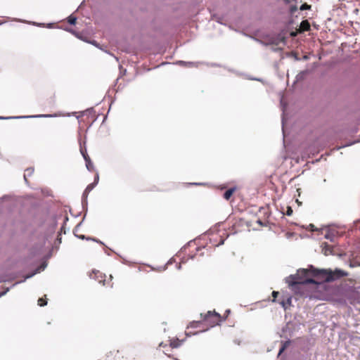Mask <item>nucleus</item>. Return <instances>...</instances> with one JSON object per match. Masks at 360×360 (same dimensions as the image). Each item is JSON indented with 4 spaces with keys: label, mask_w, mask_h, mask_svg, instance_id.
Listing matches in <instances>:
<instances>
[{
    "label": "nucleus",
    "mask_w": 360,
    "mask_h": 360,
    "mask_svg": "<svg viewBox=\"0 0 360 360\" xmlns=\"http://www.w3.org/2000/svg\"><path fill=\"white\" fill-rule=\"evenodd\" d=\"M285 282L288 284L289 288L296 294H300L302 296L304 295L303 288L309 283L319 284V282L315 279H296L295 276H289L285 278Z\"/></svg>",
    "instance_id": "2"
},
{
    "label": "nucleus",
    "mask_w": 360,
    "mask_h": 360,
    "mask_svg": "<svg viewBox=\"0 0 360 360\" xmlns=\"http://www.w3.org/2000/svg\"><path fill=\"white\" fill-rule=\"evenodd\" d=\"M181 342L179 339L176 340H172L170 342V346L172 348H177L181 345Z\"/></svg>",
    "instance_id": "12"
},
{
    "label": "nucleus",
    "mask_w": 360,
    "mask_h": 360,
    "mask_svg": "<svg viewBox=\"0 0 360 360\" xmlns=\"http://www.w3.org/2000/svg\"><path fill=\"white\" fill-rule=\"evenodd\" d=\"M310 8V6L307 4H304L301 6L300 7V9L301 10H306V9H309Z\"/></svg>",
    "instance_id": "22"
},
{
    "label": "nucleus",
    "mask_w": 360,
    "mask_h": 360,
    "mask_svg": "<svg viewBox=\"0 0 360 360\" xmlns=\"http://www.w3.org/2000/svg\"><path fill=\"white\" fill-rule=\"evenodd\" d=\"M278 292H277V291L272 292V295L274 298H276L278 296Z\"/></svg>",
    "instance_id": "25"
},
{
    "label": "nucleus",
    "mask_w": 360,
    "mask_h": 360,
    "mask_svg": "<svg viewBox=\"0 0 360 360\" xmlns=\"http://www.w3.org/2000/svg\"><path fill=\"white\" fill-rule=\"evenodd\" d=\"M283 125H284V117H282V126L283 127Z\"/></svg>",
    "instance_id": "32"
},
{
    "label": "nucleus",
    "mask_w": 360,
    "mask_h": 360,
    "mask_svg": "<svg viewBox=\"0 0 360 360\" xmlns=\"http://www.w3.org/2000/svg\"><path fill=\"white\" fill-rule=\"evenodd\" d=\"M203 321L208 324L210 327H213L219 324V323L221 321V316L219 314L217 313L216 311L212 312L209 311L204 316Z\"/></svg>",
    "instance_id": "3"
},
{
    "label": "nucleus",
    "mask_w": 360,
    "mask_h": 360,
    "mask_svg": "<svg viewBox=\"0 0 360 360\" xmlns=\"http://www.w3.org/2000/svg\"><path fill=\"white\" fill-rule=\"evenodd\" d=\"M224 243V240H222L220 243V244H223Z\"/></svg>",
    "instance_id": "38"
},
{
    "label": "nucleus",
    "mask_w": 360,
    "mask_h": 360,
    "mask_svg": "<svg viewBox=\"0 0 360 360\" xmlns=\"http://www.w3.org/2000/svg\"><path fill=\"white\" fill-rule=\"evenodd\" d=\"M47 304V302L46 301H44L43 298H39L38 300V304L39 306H44V305H46Z\"/></svg>",
    "instance_id": "19"
},
{
    "label": "nucleus",
    "mask_w": 360,
    "mask_h": 360,
    "mask_svg": "<svg viewBox=\"0 0 360 360\" xmlns=\"http://www.w3.org/2000/svg\"><path fill=\"white\" fill-rule=\"evenodd\" d=\"M172 263V259H169L166 265L171 264Z\"/></svg>",
    "instance_id": "28"
},
{
    "label": "nucleus",
    "mask_w": 360,
    "mask_h": 360,
    "mask_svg": "<svg viewBox=\"0 0 360 360\" xmlns=\"http://www.w3.org/2000/svg\"><path fill=\"white\" fill-rule=\"evenodd\" d=\"M281 41H282V42L284 44V39H282L281 40Z\"/></svg>",
    "instance_id": "37"
},
{
    "label": "nucleus",
    "mask_w": 360,
    "mask_h": 360,
    "mask_svg": "<svg viewBox=\"0 0 360 360\" xmlns=\"http://www.w3.org/2000/svg\"><path fill=\"white\" fill-rule=\"evenodd\" d=\"M304 72H301L300 73H299L297 77H296V79L298 80V79H300L303 77L304 75Z\"/></svg>",
    "instance_id": "23"
},
{
    "label": "nucleus",
    "mask_w": 360,
    "mask_h": 360,
    "mask_svg": "<svg viewBox=\"0 0 360 360\" xmlns=\"http://www.w3.org/2000/svg\"><path fill=\"white\" fill-rule=\"evenodd\" d=\"M229 313H230V309H227V310L226 311V314H229Z\"/></svg>",
    "instance_id": "33"
},
{
    "label": "nucleus",
    "mask_w": 360,
    "mask_h": 360,
    "mask_svg": "<svg viewBox=\"0 0 360 360\" xmlns=\"http://www.w3.org/2000/svg\"><path fill=\"white\" fill-rule=\"evenodd\" d=\"M69 31H70L71 33H72L73 34H75V35L77 36V34L75 33V31H73L72 30H71V29H70V30H69Z\"/></svg>",
    "instance_id": "27"
},
{
    "label": "nucleus",
    "mask_w": 360,
    "mask_h": 360,
    "mask_svg": "<svg viewBox=\"0 0 360 360\" xmlns=\"http://www.w3.org/2000/svg\"><path fill=\"white\" fill-rule=\"evenodd\" d=\"M311 269L313 271V275L321 280L319 281V283L321 282H331L347 275L345 271L340 269H336L334 271L326 269H318L314 267H311Z\"/></svg>",
    "instance_id": "1"
},
{
    "label": "nucleus",
    "mask_w": 360,
    "mask_h": 360,
    "mask_svg": "<svg viewBox=\"0 0 360 360\" xmlns=\"http://www.w3.org/2000/svg\"><path fill=\"white\" fill-rule=\"evenodd\" d=\"M311 267H314L313 266H309L307 269H300L297 270V273L295 274H291L290 276H295L296 279L303 278V279H311V278H309V275H313V271L311 269Z\"/></svg>",
    "instance_id": "4"
},
{
    "label": "nucleus",
    "mask_w": 360,
    "mask_h": 360,
    "mask_svg": "<svg viewBox=\"0 0 360 360\" xmlns=\"http://www.w3.org/2000/svg\"><path fill=\"white\" fill-rule=\"evenodd\" d=\"M176 268H177V269H179H179H181V264H178V265L176 266Z\"/></svg>",
    "instance_id": "29"
},
{
    "label": "nucleus",
    "mask_w": 360,
    "mask_h": 360,
    "mask_svg": "<svg viewBox=\"0 0 360 360\" xmlns=\"http://www.w3.org/2000/svg\"><path fill=\"white\" fill-rule=\"evenodd\" d=\"M9 290V288H6L4 291L0 292V297H1L2 296H4V295L6 294V292Z\"/></svg>",
    "instance_id": "24"
},
{
    "label": "nucleus",
    "mask_w": 360,
    "mask_h": 360,
    "mask_svg": "<svg viewBox=\"0 0 360 360\" xmlns=\"http://www.w3.org/2000/svg\"><path fill=\"white\" fill-rule=\"evenodd\" d=\"M292 209L291 208V207H288L285 214L288 216H290V215H292Z\"/></svg>",
    "instance_id": "21"
},
{
    "label": "nucleus",
    "mask_w": 360,
    "mask_h": 360,
    "mask_svg": "<svg viewBox=\"0 0 360 360\" xmlns=\"http://www.w3.org/2000/svg\"><path fill=\"white\" fill-rule=\"evenodd\" d=\"M92 44L95 45V46H98L96 41H94L93 42H91Z\"/></svg>",
    "instance_id": "30"
},
{
    "label": "nucleus",
    "mask_w": 360,
    "mask_h": 360,
    "mask_svg": "<svg viewBox=\"0 0 360 360\" xmlns=\"http://www.w3.org/2000/svg\"><path fill=\"white\" fill-rule=\"evenodd\" d=\"M325 238L330 240V241H334V238H335V236L333 233L328 231L326 235Z\"/></svg>",
    "instance_id": "15"
},
{
    "label": "nucleus",
    "mask_w": 360,
    "mask_h": 360,
    "mask_svg": "<svg viewBox=\"0 0 360 360\" xmlns=\"http://www.w3.org/2000/svg\"><path fill=\"white\" fill-rule=\"evenodd\" d=\"M95 184H89L83 193L82 198L86 199L89 193L91 192V191L93 190Z\"/></svg>",
    "instance_id": "8"
},
{
    "label": "nucleus",
    "mask_w": 360,
    "mask_h": 360,
    "mask_svg": "<svg viewBox=\"0 0 360 360\" xmlns=\"http://www.w3.org/2000/svg\"><path fill=\"white\" fill-rule=\"evenodd\" d=\"M291 301H292V297H289L287 298V300L285 301V300H283L280 302V304L282 305V307L285 309H287V306H290L291 305Z\"/></svg>",
    "instance_id": "11"
},
{
    "label": "nucleus",
    "mask_w": 360,
    "mask_h": 360,
    "mask_svg": "<svg viewBox=\"0 0 360 360\" xmlns=\"http://www.w3.org/2000/svg\"><path fill=\"white\" fill-rule=\"evenodd\" d=\"M192 184H193V185H200L201 184H199V183H193Z\"/></svg>",
    "instance_id": "34"
},
{
    "label": "nucleus",
    "mask_w": 360,
    "mask_h": 360,
    "mask_svg": "<svg viewBox=\"0 0 360 360\" xmlns=\"http://www.w3.org/2000/svg\"><path fill=\"white\" fill-rule=\"evenodd\" d=\"M33 172H34L33 168H27L25 170V173L24 174V179L26 182L27 181V177L31 176Z\"/></svg>",
    "instance_id": "13"
},
{
    "label": "nucleus",
    "mask_w": 360,
    "mask_h": 360,
    "mask_svg": "<svg viewBox=\"0 0 360 360\" xmlns=\"http://www.w3.org/2000/svg\"><path fill=\"white\" fill-rule=\"evenodd\" d=\"M46 263L44 262L41 265H40V266H39L33 273H32L31 274H29L27 276H25V279L27 278H30L31 277H32L34 275H35L37 273H39L40 271H44L46 267Z\"/></svg>",
    "instance_id": "6"
},
{
    "label": "nucleus",
    "mask_w": 360,
    "mask_h": 360,
    "mask_svg": "<svg viewBox=\"0 0 360 360\" xmlns=\"http://www.w3.org/2000/svg\"><path fill=\"white\" fill-rule=\"evenodd\" d=\"M257 222L259 224H262V221L260 220H258Z\"/></svg>",
    "instance_id": "36"
},
{
    "label": "nucleus",
    "mask_w": 360,
    "mask_h": 360,
    "mask_svg": "<svg viewBox=\"0 0 360 360\" xmlns=\"http://www.w3.org/2000/svg\"><path fill=\"white\" fill-rule=\"evenodd\" d=\"M175 64L185 66V67H197L198 63L178 60L175 63Z\"/></svg>",
    "instance_id": "7"
},
{
    "label": "nucleus",
    "mask_w": 360,
    "mask_h": 360,
    "mask_svg": "<svg viewBox=\"0 0 360 360\" xmlns=\"http://www.w3.org/2000/svg\"><path fill=\"white\" fill-rule=\"evenodd\" d=\"M199 323L200 322H193V323H191V327H193V328L196 327L195 324Z\"/></svg>",
    "instance_id": "26"
},
{
    "label": "nucleus",
    "mask_w": 360,
    "mask_h": 360,
    "mask_svg": "<svg viewBox=\"0 0 360 360\" xmlns=\"http://www.w3.org/2000/svg\"><path fill=\"white\" fill-rule=\"evenodd\" d=\"M339 1H349V0H339Z\"/></svg>",
    "instance_id": "35"
},
{
    "label": "nucleus",
    "mask_w": 360,
    "mask_h": 360,
    "mask_svg": "<svg viewBox=\"0 0 360 360\" xmlns=\"http://www.w3.org/2000/svg\"><path fill=\"white\" fill-rule=\"evenodd\" d=\"M289 344H290V341H286L284 343H283L282 346L279 349V352L278 354V356L281 355V353L283 352V351L286 349V347L289 345Z\"/></svg>",
    "instance_id": "14"
},
{
    "label": "nucleus",
    "mask_w": 360,
    "mask_h": 360,
    "mask_svg": "<svg viewBox=\"0 0 360 360\" xmlns=\"http://www.w3.org/2000/svg\"><path fill=\"white\" fill-rule=\"evenodd\" d=\"M301 27L303 30L307 31L309 30L310 25L307 21H302L301 23Z\"/></svg>",
    "instance_id": "16"
},
{
    "label": "nucleus",
    "mask_w": 360,
    "mask_h": 360,
    "mask_svg": "<svg viewBox=\"0 0 360 360\" xmlns=\"http://www.w3.org/2000/svg\"><path fill=\"white\" fill-rule=\"evenodd\" d=\"M85 162H86V169L89 172H92L94 169V165H93L92 162L91 161V159L90 158H88V159L86 158Z\"/></svg>",
    "instance_id": "10"
},
{
    "label": "nucleus",
    "mask_w": 360,
    "mask_h": 360,
    "mask_svg": "<svg viewBox=\"0 0 360 360\" xmlns=\"http://www.w3.org/2000/svg\"><path fill=\"white\" fill-rule=\"evenodd\" d=\"M68 21L70 25H75L77 21V18L71 15L68 17Z\"/></svg>",
    "instance_id": "17"
},
{
    "label": "nucleus",
    "mask_w": 360,
    "mask_h": 360,
    "mask_svg": "<svg viewBox=\"0 0 360 360\" xmlns=\"http://www.w3.org/2000/svg\"><path fill=\"white\" fill-rule=\"evenodd\" d=\"M98 180H99V176H98V173L97 172L95 176L94 182L91 183V184H95V186H96L97 185V184L98 183Z\"/></svg>",
    "instance_id": "20"
},
{
    "label": "nucleus",
    "mask_w": 360,
    "mask_h": 360,
    "mask_svg": "<svg viewBox=\"0 0 360 360\" xmlns=\"http://www.w3.org/2000/svg\"><path fill=\"white\" fill-rule=\"evenodd\" d=\"M79 238H82V239H84L85 238V236L84 235H82V236H78Z\"/></svg>",
    "instance_id": "31"
},
{
    "label": "nucleus",
    "mask_w": 360,
    "mask_h": 360,
    "mask_svg": "<svg viewBox=\"0 0 360 360\" xmlns=\"http://www.w3.org/2000/svg\"><path fill=\"white\" fill-rule=\"evenodd\" d=\"M80 152H81V154L82 155V156H83V158H84V160H86V159L90 158L88 156L87 153H86V149H83V148L81 147V148H80Z\"/></svg>",
    "instance_id": "18"
},
{
    "label": "nucleus",
    "mask_w": 360,
    "mask_h": 360,
    "mask_svg": "<svg viewBox=\"0 0 360 360\" xmlns=\"http://www.w3.org/2000/svg\"><path fill=\"white\" fill-rule=\"evenodd\" d=\"M57 115L56 114H41L36 115H25V116H14V117H0V120H8V119H27V118H38V117H54Z\"/></svg>",
    "instance_id": "5"
},
{
    "label": "nucleus",
    "mask_w": 360,
    "mask_h": 360,
    "mask_svg": "<svg viewBox=\"0 0 360 360\" xmlns=\"http://www.w3.org/2000/svg\"><path fill=\"white\" fill-rule=\"evenodd\" d=\"M236 188H231L229 189H228L224 193V198L226 199V200H229V198L231 197V195H233V192L235 191Z\"/></svg>",
    "instance_id": "9"
}]
</instances>
